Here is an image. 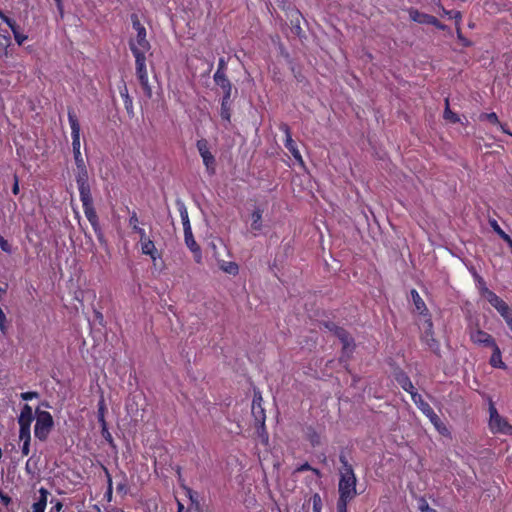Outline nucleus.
I'll list each match as a JSON object with an SVG mask.
<instances>
[{
    "label": "nucleus",
    "instance_id": "nucleus-1",
    "mask_svg": "<svg viewBox=\"0 0 512 512\" xmlns=\"http://www.w3.org/2000/svg\"><path fill=\"white\" fill-rule=\"evenodd\" d=\"M76 183L79 190L84 214L91 224L99 242L104 241V234L99 224V218L93 205L89 175L86 164L76 166Z\"/></svg>",
    "mask_w": 512,
    "mask_h": 512
},
{
    "label": "nucleus",
    "instance_id": "nucleus-2",
    "mask_svg": "<svg viewBox=\"0 0 512 512\" xmlns=\"http://www.w3.org/2000/svg\"><path fill=\"white\" fill-rule=\"evenodd\" d=\"M339 480H338V500L339 502H351L359 493L357 491L358 479L352 464L349 463L347 456L341 452L339 454Z\"/></svg>",
    "mask_w": 512,
    "mask_h": 512
},
{
    "label": "nucleus",
    "instance_id": "nucleus-3",
    "mask_svg": "<svg viewBox=\"0 0 512 512\" xmlns=\"http://www.w3.org/2000/svg\"><path fill=\"white\" fill-rule=\"evenodd\" d=\"M68 121L71 128L72 137V150L76 166L85 164V161L81 155V143H80V123L73 109L68 110Z\"/></svg>",
    "mask_w": 512,
    "mask_h": 512
},
{
    "label": "nucleus",
    "instance_id": "nucleus-4",
    "mask_svg": "<svg viewBox=\"0 0 512 512\" xmlns=\"http://www.w3.org/2000/svg\"><path fill=\"white\" fill-rule=\"evenodd\" d=\"M36 423L34 436L40 441H46L54 427V420L50 412L36 409Z\"/></svg>",
    "mask_w": 512,
    "mask_h": 512
},
{
    "label": "nucleus",
    "instance_id": "nucleus-5",
    "mask_svg": "<svg viewBox=\"0 0 512 512\" xmlns=\"http://www.w3.org/2000/svg\"><path fill=\"white\" fill-rule=\"evenodd\" d=\"M413 402L418 407V409L430 420L435 429L441 435H448L449 430L446 425L442 422L440 417L435 413L433 408L430 406L428 402H426L421 395H413Z\"/></svg>",
    "mask_w": 512,
    "mask_h": 512
},
{
    "label": "nucleus",
    "instance_id": "nucleus-6",
    "mask_svg": "<svg viewBox=\"0 0 512 512\" xmlns=\"http://www.w3.org/2000/svg\"><path fill=\"white\" fill-rule=\"evenodd\" d=\"M135 58V69H136V76L137 79L143 89V92L146 97L151 98L152 97V88L149 84V77L147 72V66H146V53H139L137 51H134L132 53Z\"/></svg>",
    "mask_w": 512,
    "mask_h": 512
},
{
    "label": "nucleus",
    "instance_id": "nucleus-7",
    "mask_svg": "<svg viewBox=\"0 0 512 512\" xmlns=\"http://www.w3.org/2000/svg\"><path fill=\"white\" fill-rule=\"evenodd\" d=\"M489 428L492 433H501L504 435H512V425L503 417H501L490 400L489 403Z\"/></svg>",
    "mask_w": 512,
    "mask_h": 512
},
{
    "label": "nucleus",
    "instance_id": "nucleus-8",
    "mask_svg": "<svg viewBox=\"0 0 512 512\" xmlns=\"http://www.w3.org/2000/svg\"><path fill=\"white\" fill-rule=\"evenodd\" d=\"M251 413L255 420L258 431H265L266 413L263 407V398L261 391L254 387Z\"/></svg>",
    "mask_w": 512,
    "mask_h": 512
},
{
    "label": "nucleus",
    "instance_id": "nucleus-9",
    "mask_svg": "<svg viewBox=\"0 0 512 512\" xmlns=\"http://www.w3.org/2000/svg\"><path fill=\"white\" fill-rule=\"evenodd\" d=\"M468 334L471 342L477 346L491 348L497 344L492 335L479 327L469 329Z\"/></svg>",
    "mask_w": 512,
    "mask_h": 512
},
{
    "label": "nucleus",
    "instance_id": "nucleus-10",
    "mask_svg": "<svg viewBox=\"0 0 512 512\" xmlns=\"http://www.w3.org/2000/svg\"><path fill=\"white\" fill-rule=\"evenodd\" d=\"M409 17L412 21L417 22L419 24H428L435 26L439 30H445L446 25L442 24L436 17L420 12L415 8H410L408 10Z\"/></svg>",
    "mask_w": 512,
    "mask_h": 512
},
{
    "label": "nucleus",
    "instance_id": "nucleus-11",
    "mask_svg": "<svg viewBox=\"0 0 512 512\" xmlns=\"http://www.w3.org/2000/svg\"><path fill=\"white\" fill-rule=\"evenodd\" d=\"M485 297L487 301L498 311V313L506 319L510 314H512V309L509 305L501 299L495 292L485 288Z\"/></svg>",
    "mask_w": 512,
    "mask_h": 512
},
{
    "label": "nucleus",
    "instance_id": "nucleus-12",
    "mask_svg": "<svg viewBox=\"0 0 512 512\" xmlns=\"http://www.w3.org/2000/svg\"><path fill=\"white\" fill-rule=\"evenodd\" d=\"M279 130L282 131L285 135L284 146L285 148L292 154L293 158L298 161L300 164H304L301 153L297 148L296 142L292 139V134L290 127L287 123H281L279 125Z\"/></svg>",
    "mask_w": 512,
    "mask_h": 512
},
{
    "label": "nucleus",
    "instance_id": "nucleus-13",
    "mask_svg": "<svg viewBox=\"0 0 512 512\" xmlns=\"http://www.w3.org/2000/svg\"><path fill=\"white\" fill-rule=\"evenodd\" d=\"M129 48L132 53H134V51L148 53L151 49V44L147 40V31H139V33H136V37L129 40Z\"/></svg>",
    "mask_w": 512,
    "mask_h": 512
},
{
    "label": "nucleus",
    "instance_id": "nucleus-14",
    "mask_svg": "<svg viewBox=\"0 0 512 512\" xmlns=\"http://www.w3.org/2000/svg\"><path fill=\"white\" fill-rule=\"evenodd\" d=\"M334 335L341 341L342 343V353L348 358L351 356L355 349L354 339L351 337L349 332L343 327H339L336 329Z\"/></svg>",
    "mask_w": 512,
    "mask_h": 512
},
{
    "label": "nucleus",
    "instance_id": "nucleus-15",
    "mask_svg": "<svg viewBox=\"0 0 512 512\" xmlns=\"http://www.w3.org/2000/svg\"><path fill=\"white\" fill-rule=\"evenodd\" d=\"M394 379L396 380V382L401 386V388L404 391L408 392L411 395L412 399H413V395H415V396L420 395L419 393H417L410 377L402 369L395 370Z\"/></svg>",
    "mask_w": 512,
    "mask_h": 512
},
{
    "label": "nucleus",
    "instance_id": "nucleus-16",
    "mask_svg": "<svg viewBox=\"0 0 512 512\" xmlns=\"http://www.w3.org/2000/svg\"><path fill=\"white\" fill-rule=\"evenodd\" d=\"M425 331L422 335V341H424L433 351H436L439 349V343L434 338V332H433V322L431 317L425 319L424 322Z\"/></svg>",
    "mask_w": 512,
    "mask_h": 512
},
{
    "label": "nucleus",
    "instance_id": "nucleus-17",
    "mask_svg": "<svg viewBox=\"0 0 512 512\" xmlns=\"http://www.w3.org/2000/svg\"><path fill=\"white\" fill-rule=\"evenodd\" d=\"M34 420L33 410L29 404H24L20 415L18 416L19 427L31 428V424Z\"/></svg>",
    "mask_w": 512,
    "mask_h": 512
},
{
    "label": "nucleus",
    "instance_id": "nucleus-18",
    "mask_svg": "<svg viewBox=\"0 0 512 512\" xmlns=\"http://www.w3.org/2000/svg\"><path fill=\"white\" fill-rule=\"evenodd\" d=\"M411 298L413 301V304L415 306V310L422 316L429 318L431 315L429 314V311L427 309V306L424 302V300L421 298L420 294L416 289H412L411 292Z\"/></svg>",
    "mask_w": 512,
    "mask_h": 512
},
{
    "label": "nucleus",
    "instance_id": "nucleus-19",
    "mask_svg": "<svg viewBox=\"0 0 512 512\" xmlns=\"http://www.w3.org/2000/svg\"><path fill=\"white\" fill-rule=\"evenodd\" d=\"M38 492H39V497H38L37 501L32 504V512H45V509L47 506V501H48V496L50 493L44 487H41L38 490Z\"/></svg>",
    "mask_w": 512,
    "mask_h": 512
},
{
    "label": "nucleus",
    "instance_id": "nucleus-20",
    "mask_svg": "<svg viewBox=\"0 0 512 512\" xmlns=\"http://www.w3.org/2000/svg\"><path fill=\"white\" fill-rule=\"evenodd\" d=\"M213 80L217 86H219L222 91L223 95H232V83L229 80L227 74H214Z\"/></svg>",
    "mask_w": 512,
    "mask_h": 512
},
{
    "label": "nucleus",
    "instance_id": "nucleus-21",
    "mask_svg": "<svg viewBox=\"0 0 512 512\" xmlns=\"http://www.w3.org/2000/svg\"><path fill=\"white\" fill-rule=\"evenodd\" d=\"M140 245L142 254L150 256L152 260H156L159 257L155 243L152 239H150V237H148L146 240H142Z\"/></svg>",
    "mask_w": 512,
    "mask_h": 512
},
{
    "label": "nucleus",
    "instance_id": "nucleus-22",
    "mask_svg": "<svg viewBox=\"0 0 512 512\" xmlns=\"http://www.w3.org/2000/svg\"><path fill=\"white\" fill-rule=\"evenodd\" d=\"M119 93L123 100V104H124L127 114L130 117H133L134 116L133 100L128 93V89H127V86L125 83H123V85L121 87H119Z\"/></svg>",
    "mask_w": 512,
    "mask_h": 512
},
{
    "label": "nucleus",
    "instance_id": "nucleus-23",
    "mask_svg": "<svg viewBox=\"0 0 512 512\" xmlns=\"http://www.w3.org/2000/svg\"><path fill=\"white\" fill-rule=\"evenodd\" d=\"M492 350V355L489 360V364L493 368L506 369V364L502 360V352L498 346V344L494 345L490 348Z\"/></svg>",
    "mask_w": 512,
    "mask_h": 512
},
{
    "label": "nucleus",
    "instance_id": "nucleus-24",
    "mask_svg": "<svg viewBox=\"0 0 512 512\" xmlns=\"http://www.w3.org/2000/svg\"><path fill=\"white\" fill-rule=\"evenodd\" d=\"M220 116L222 120L231 121V95H223L221 99Z\"/></svg>",
    "mask_w": 512,
    "mask_h": 512
},
{
    "label": "nucleus",
    "instance_id": "nucleus-25",
    "mask_svg": "<svg viewBox=\"0 0 512 512\" xmlns=\"http://www.w3.org/2000/svg\"><path fill=\"white\" fill-rule=\"evenodd\" d=\"M263 209L260 207H256L254 211L251 214V229L254 232H260L262 230V216H263Z\"/></svg>",
    "mask_w": 512,
    "mask_h": 512
},
{
    "label": "nucleus",
    "instance_id": "nucleus-26",
    "mask_svg": "<svg viewBox=\"0 0 512 512\" xmlns=\"http://www.w3.org/2000/svg\"><path fill=\"white\" fill-rule=\"evenodd\" d=\"M290 22L292 25V29L296 35H300L302 33L301 23L300 19L302 18V15L299 10H293L289 14Z\"/></svg>",
    "mask_w": 512,
    "mask_h": 512
},
{
    "label": "nucleus",
    "instance_id": "nucleus-27",
    "mask_svg": "<svg viewBox=\"0 0 512 512\" xmlns=\"http://www.w3.org/2000/svg\"><path fill=\"white\" fill-rule=\"evenodd\" d=\"M184 239L187 247L193 252L200 255V246L193 237L192 229L184 230Z\"/></svg>",
    "mask_w": 512,
    "mask_h": 512
},
{
    "label": "nucleus",
    "instance_id": "nucleus-28",
    "mask_svg": "<svg viewBox=\"0 0 512 512\" xmlns=\"http://www.w3.org/2000/svg\"><path fill=\"white\" fill-rule=\"evenodd\" d=\"M183 488L185 490V495L191 502L192 507H194L197 512H201L202 508L198 499V493L187 486H184Z\"/></svg>",
    "mask_w": 512,
    "mask_h": 512
},
{
    "label": "nucleus",
    "instance_id": "nucleus-29",
    "mask_svg": "<svg viewBox=\"0 0 512 512\" xmlns=\"http://www.w3.org/2000/svg\"><path fill=\"white\" fill-rule=\"evenodd\" d=\"M201 157L208 174L213 175L215 173L216 168V160L214 155L211 152H208L206 154H203Z\"/></svg>",
    "mask_w": 512,
    "mask_h": 512
},
{
    "label": "nucleus",
    "instance_id": "nucleus-30",
    "mask_svg": "<svg viewBox=\"0 0 512 512\" xmlns=\"http://www.w3.org/2000/svg\"><path fill=\"white\" fill-rule=\"evenodd\" d=\"M306 438L312 447L321 445V435L313 427L307 428Z\"/></svg>",
    "mask_w": 512,
    "mask_h": 512
},
{
    "label": "nucleus",
    "instance_id": "nucleus-31",
    "mask_svg": "<svg viewBox=\"0 0 512 512\" xmlns=\"http://www.w3.org/2000/svg\"><path fill=\"white\" fill-rule=\"evenodd\" d=\"M220 269L230 275H237L239 272V266L236 262L233 261H222L220 263Z\"/></svg>",
    "mask_w": 512,
    "mask_h": 512
},
{
    "label": "nucleus",
    "instance_id": "nucleus-32",
    "mask_svg": "<svg viewBox=\"0 0 512 512\" xmlns=\"http://www.w3.org/2000/svg\"><path fill=\"white\" fill-rule=\"evenodd\" d=\"M11 45V37L9 34L0 33V57L8 56V47Z\"/></svg>",
    "mask_w": 512,
    "mask_h": 512
},
{
    "label": "nucleus",
    "instance_id": "nucleus-33",
    "mask_svg": "<svg viewBox=\"0 0 512 512\" xmlns=\"http://www.w3.org/2000/svg\"><path fill=\"white\" fill-rule=\"evenodd\" d=\"M9 28L11 29L14 39L18 45H22L28 39L27 35L20 32L16 21H14V24H11Z\"/></svg>",
    "mask_w": 512,
    "mask_h": 512
},
{
    "label": "nucleus",
    "instance_id": "nucleus-34",
    "mask_svg": "<svg viewBox=\"0 0 512 512\" xmlns=\"http://www.w3.org/2000/svg\"><path fill=\"white\" fill-rule=\"evenodd\" d=\"M102 469L105 473V476L107 478V489H106V492H105V498L108 502H110L112 500V495H113V482H112V477H111V474L109 472V470L107 469V467H105L104 465H102Z\"/></svg>",
    "mask_w": 512,
    "mask_h": 512
},
{
    "label": "nucleus",
    "instance_id": "nucleus-35",
    "mask_svg": "<svg viewBox=\"0 0 512 512\" xmlns=\"http://www.w3.org/2000/svg\"><path fill=\"white\" fill-rule=\"evenodd\" d=\"M439 8L442 11L443 16H447L450 19H455L456 25L460 24L462 19V14L458 10H446L441 4H438Z\"/></svg>",
    "mask_w": 512,
    "mask_h": 512
},
{
    "label": "nucleus",
    "instance_id": "nucleus-36",
    "mask_svg": "<svg viewBox=\"0 0 512 512\" xmlns=\"http://www.w3.org/2000/svg\"><path fill=\"white\" fill-rule=\"evenodd\" d=\"M105 413H106V404L104 397L101 396L99 402H98V410H97V418L100 425L106 424L105 420Z\"/></svg>",
    "mask_w": 512,
    "mask_h": 512
},
{
    "label": "nucleus",
    "instance_id": "nucleus-37",
    "mask_svg": "<svg viewBox=\"0 0 512 512\" xmlns=\"http://www.w3.org/2000/svg\"><path fill=\"white\" fill-rule=\"evenodd\" d=\"M445 104H446V107H445V110H444V118L446 120H449L452 123L459 122L460 118H459V116L456 113L451 111V109L449 107V100L448 99L445 100Z\"/></svg>",
    "mask_w": 512,
    "mask_h": 512
},
{
    "label": "nucleus",
    "instance_id": "nucleus-38",
    "mask_svg": "<svg viewBox=\"0 0 512 512\" xmlns=\"http://www.w3.org/2000/svg\"><path fill=\"white\" fill-rule=\"evenodd\" d=\"M479 119L481 121L487 120L488 122H490L493 125L499 124V118L495 112L482 113V114H480Z\"/></svg>",
    "mask_w": 512,
    "mask_h": 512
},
{
    "label": "nucleus",
    "instance_id": "nucleus-39",
    "mask_svg": "<svg viewBox=\"0 0 512 512\" xmlns=\"http://www.w3.org/2000/svg\"><path fill=\"white\" fill-rule=\"evenodd\" d=\"M179 211H180V216H181V220H182V224H183V230L191 229L188 212H187L186 208L184 206H182Z\"/></svg>",
    "mask_w": 512,
    "mask_h": 512
},
{
    "label": "nucleus",
    "instance_id": "nucleus-40",
    "mask_svg": "<svg viewBox=\"0 0 512 512\" xmlns=\"http://www.w3.org/2000/svg\"><path fill=\"white\" fill-rule=\"evenodd\" d=\"M19 440L21 442H31V428L19 427Z\"/></svg>",
    "mask_w": 512,
    "mask_h": 512
},
{
    "label": "nucleus",
    "instance_id": "nucleus-41",
    "mask_svg": "<svg viewBox=\"0 0 512 512\" xmlns=\"http://www.w3.org/2000/svg\"><path fill=\"white\" fill-rule=\"evenodd\" d=\"M0 332L3 336H6L8 333L7 318H6V315L1 307H0Z\"/></svg>",
    "mask_w": 512,
    "mask_h": 512
},
{
    "label": "nucleus",
    "instance_id": "nucleus-42",
    "mask_svg": "<svg viewBox=\"0 0 512 512\" xmlns=\"http://www.w3.org/2000/svg\"><path fill=\"white\" fill-rule=\"evenodd\" d=\"M100 426H101V434H102L103 438L109 443L110 446L114 447L115 446L114 439L108 430L107 423L100 425Z\"/></svg>",
    "mask_w": 512,
    "mask_h": 512
},
{
    "label": "nucleus",
    "instance_id": "nucleus-43",
    "mask_svg": "<svg viewBox=\"0 0 512 512\" xmlns=\"http://www.w3.org/2000/svg\"><path fill=\"white\" fill-rule=\"evenodd\" d=\"M196 147H197V150H198L200 156L210 152L208 141L206 139L198 140L197 143H196Z\"/></svg>",
    "mask_w": 512,
    "mask_h": 512
},
{
    "label": "nucleus",
    "instance_id": "nucleus-44",
    "mask_svg": "<svg viewBox=\"0 0 512 512\" xmlns=\"http://www.w3.org/2000/svg\"><path fill=\"white\" fill-rule=\"evenodd\" d=\"M131 22H132L133 29L136 31V33H139V31H146V28L140 22L137 14L131 15Z\"/></svg>",
    "mask_w": 512,
    "mask_h": 512
},
{
    "label": "nucleus",
    "instance_id": "nucleus-45",
    "mask_svg": "<svg viewBox=\"0 0 512 512\" xmlns=\"http://www.w3.org/2000/svg\"><path fill=\"white\" fill-rule=\"evenodd\" d=\"M456 33L458 40L464 47H469L472 45V42L462 34L460 24L456 25Z\"/></svg>",
    "mask_w": 512,
    "mask_h": 512
},
{
    "label": "nucleus",
    "instance_id": "nucleus-46",
    "mask_svg": "<svg viewBox=\"0 0 512 512\" xmlns=\"http://www.w3.org/2000/svg\"><path fill=\"white\" fill-rule=\"evenodd\" d=\"M227 60L224 57H220L218 60L217 70L214 74H227Z\"/></svg>",
    "mask_w": 512,
    "mask_h": 512
},
{
    "label": "nucleus",
    "instance_id": "nucleus-47",
    "mask_svg": "<svg viewBox=\"0 0 512 512\" xmlns=\"http://www.w3.org/2000/svg\"><path fill=\"white\" fill-rule=\"evenodd\" d=\"M50 503L52 506L49 509V512H61L64 507L63 502L56 498H52Z\"/></svg>",
    "mask_w": 512,
    "mask_h": 512
},
{
    "label": "nucleus",
    "instance_id": "nucleus-48",
    "mask_svg": "<svg viewBox=\"0 0 512 512\" xmlns=\"http://www.w3.org/2000/svg\"><path fill=\"white\" fill-rule=\"evenodd\" d=\"M128 222H129V226L131 227L132 231H133L134 229H136V228L140 227V226H139V219H138V215H137V213H136L135 211H132V212L130 213Z\"/></svg>",
    "mask_w": 512,
    "mask_h": 512
},
{
    "label": "nucleus",
    "instance_id": "nucleus-49",
    "mask_svg": "<svg viewBox=\"0 0 512 512\" xmlns=\"http://www.w3.org/2000/svg\"><path fill=\"white\" fill-rule=\"evenodd\" d=\"M313 502V512H321L322 502L319 494L315 493L312 497Z\"/></svg>",
    "mask_w": 512,
    "mask_h": 512
},
{
    "label": "nucleus",
    "instance_id": "nucleus-50",
    "mask_svg": "<svg viewBox=\"0 0 512 512\" xmlns=\"http://www.w3.org/2000/svg\"><path fill=\"white\" fill-rule=\"evenodd\" d=\"M0 248L5 253H8V254L12 253L11 244L1 234H0Z\"/></svg>",
    "mask_w": 512,
    "mask_h": 512
},
{
    "label": "nucleus",
    "instance_id": "nucleus-51",
    "mask_svg": "<svg viewBox=\"0 0 512 512\" xmlns=\"http://www.w3.org/2000/svg\"><path fill=\"white\" fill-rule=\"evenodd\" d=\"M20 397L24 401H29V400L38 398L39 397V393L37 391L22 392L20 394Z\"/></svg>",
    "mask_w": 512,
    "mask_h": 512
},
{
    "label": "nucleus",
    "instance_id": "nucleus-52",
    "mask_svg": "<svg viewBox=\"0 0 512 512\" xmlns=\"http://www.w3.org/2000/svg\"><path fill=\"white\" fill-rule=\"evenodd\" d=\"M418 508L421 512H438L437 510L431 508L424 498H421V500L419 501Z\"/></svg>",
    "mask_w": 512,
    "mask_h": 512
},
{
    "label": "nucleus",
    "instance_id": "nucleus-53",
    "mask_svg": "<svg viewBox=\"0 0 512 512\" xmlns=\"http://www.w3.org/2000/svg\"><path fill=\"white\" fill-rule=\"evenodd\" d=\"M19 191H20V187H19V177L18 175L15 173L13 175V185H12V193L14 195H18L19 194Z\"/></svg>",
    "mask_w": 512,
    "mask_h": 512
},
{
    "label": "nucleus",
    "instance_id": "nucleus-54",
    "mask_svg": "<svg viewBox=\"0 0 512 512\" xmlns=\"http://www.w3.org/2000/svg\"><path fill=\"white\" fill-rule=\"evenodd\" d=\"M311 469H312V466L308 462H305V463L297 466L295 468L294 473H301V472H304V471H311Z\"/></svg>",
    "mask_w": 512,
    "mask_h": 512
},
{
    "label": "nucleus",
    "instance_id": "nucleus-55",
    "mask_svg": "<svg viewBox=\"0 0 512 512\" xmlns=\"http://www.w3.org/2000/svg\"><path fill=\"white\" fill-rule=\"evenodd\" d=\"M133 232L139 235V242H142V240H146L149 237L142 227L134 229Z\"/></svg>",
    "mask_w": 512,
    "mask_h": 512
},
{
    "label": "nucleus",
    "instance_id": "nucleus-56",
    "mask_svg": "<svg viewBox=\"0 0 512 512\" xmlns=\"http://www.w3.org/2000/svg\"><path fill=\"white\" fill-rule=\"evenodd\" d=\"M117 491L124 494L127 492V481L125 474H123V482L117 485Z\"/></svg>",
    "mask_w": 512,
    "mask_h": 512
},
{
    "label": "nucleus",
    "instance_id": "nucleus-57",
    "mask_svg": "<svg viewBox=\"0 0 512 512\" xmlns=\"http://www.w3.org/2000/svg\"><path fill=\"white\" fill-rule=\"evenodd\" d=\"M0 499L5 506H8L12 501L11 497L8 496L7 494L3 493V491L1 489H0Z\"/></svg>",
    "mask_w": 512,
    "mask_h": 512
},
{
    "label": "nucleus",
    "instance_id": "nucleus-58",
    "mask_svg": "<svg viewBox=\"0 0 512 512\" xmlns=\"http://www.w3.org/2000/svg\"><path fill=\"white\" fill-rule=\"evenodd\" d=\"M348 504L349 502L337 501V512H348Z\"/></svg>",
    "mask_w": 512,
    "mask_h": 512
},
{
    "label": "nucleus",
    "instance_id": "nucleus-59",
    "mask_svg": "<svg viewBox=\"0 0 512 512\" xmlns=\"http://www.w3.org/2000/svg\"><path fill=\"white\" fill-rule=\"evenodd\" d=\"M489 224L491 226V228L493 229V231L498 234L500 232V230H503L499 224L497 223V221L495 219H490L489 220Z\"/></svg>",
    "mask_w": 512,
    "mask_h": 512
},
{
    "label": "nucleus",
    "instance_id": "nucleus-60",
    "mask_svg": "<svg viewBox=\"0 0 512 512\" xmlns=\"http://www.w3.org/2000/svg\"><path fill=\"white\" fill-rule=\"evenodd\" d=\"M30 443L31 442H22L21 452L23 456H28L30 453Z\"/></svg>",
    "mask_w": 512,
    "mask_h": 512
},
{
    "label": "nucleus",
    "instance_id": "nucleus-61",
    "mask_svg": "<svg viewBox=\"0 0 512 512\" xmlns=\"http://www.w3.org/2000/svg\"><path fill=\"white\" fill-rule=\"evenodd\" d=\"M0 19H2L8 26L11 24H14V21L12 18L6 16L4 12L0 9Z\"/></svg>",
    "mask_w": 512,
    "mask_h": 512
},
{
    "label": "nucleus",
    "instance_id": "nucleus-62",
    "mask_svg": "<svg viewBox=\"0 0 512 512\" xmlns=\"http://www.w3.org/2000/svg\"><path fill=\"white\" fill-rule=\"evenodd\" d=\"M325 327L334 334L336 329H338L340 326L336 325L334 322L329 321L325 323Z\"/></svg>",
    "mask_w": 512,
    "mask_h": 512
},
{
    "label": "nucleus",
    "instance_id": "nucleus-63",
    "mask_svg": "<svg viewBox=\"0 0 512 512\" xmlns=\"http://www.w3.org/2000/svg\"><path fill=\"white\" fill-rule=\"evenodd\" d=\"M509 329L512 331V313L504 319Z\"/></svg>",
    "mask_w": 512,
    "mask_h": 512
},
{
    "label": "nucleus",
    "instance_id": "nucleus-64",
    "mask_svg": "<svg viewBox=\"0 0 512 512\" xmlns=\"http://www.w3.org/2000/svg\"><path fill=\"white\" fill-rule=\"evenodd\" d=\"M509 329L512 331V313L504 319Z\"/></svg>",
    "mask_w": 512,
    "mask_h": 512
}]
</instances>
